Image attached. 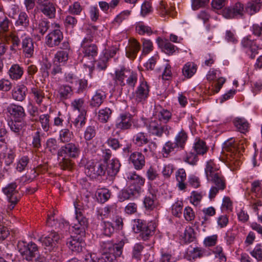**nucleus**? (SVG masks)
<instances>
[{"label": "nucleus", "instance_id": "39448f33", "mask_svg": "<svg viewBox=\"0 0 262 262\" xmlns=\"http://www.w3.org/2000/svg\"><path fill=\"white\" fill-rule=\"evenodd\" d=\"M17 247L23 258L28 261H32L39 255L38 246L32 242L19 241Z\"/></svg>", "mask_w": 262, "mask_h": 262}, {"label": "nucleus", "instance_id": "6e6552de", "mask_svg": "<svg viewBox=\"0 0 262 262\" xmlns=\"http://www.w3.org/2000/svg\"><path fill=\"white\" fill-rule=\"evenodd\" d=\"M240 44L242 49L250 58H255L256 55L258 54L259 47L256 40L252 39L250 35L244 37Z\"/></svg>", "mask_w": 262, "mask_h": 262}, {"label": "nucleus", "instance_id": "13d9d810", "mask_svg": "<svg viewBox=\"0 0 262 262\" xmlns=\"http://www.w3.org/2000/svg\"><path fill=\"white\" fill-rule=\"evenodd\" d=\"M144 248V246L141 243L136 244L132 250V258L138 261L140 260L142 256V252Z\"/></svg>", "mask_w": 262, "mask_h": 262}, {"label": "nucleus", "instance_id": "603ef678", "mask_svg": "<svg viewBox=\"0 0 262 262\" xmlns=\"http://www.w3.org/2000/svg\"><path fill=\"white\" fill-rule=\"evenodd\" d=\"M59 138L61 142L69 143L74 138V134L69 129L63 128L60 130Z\"/></svg>", "mask_w": 262, "mask_h": 262}, {"label": "nucleus", "instance_id": "de8ad7c7", "mask_svg": "<svg viewBox=\"0 0 262 262\" xmlns=\"http://www.w3.org/2000/svg\"><path fill=\"white\" fill-rule=\"evenodd\" d=\"M5 221L6 220L0 215V241H4L10 234V231Z\"/></svg>", "mask_w": 262, "mask_h": 262}, {"label": "nucleus", "instance_id": "2eb2a0df", "mask_svg": "<svg viewBox=\"0 0 262 262\" xmlns=\"http://www.w3.org/2000/svg\"><path fill=\"white\" fill-rule=\"evenodd\" d=\"M156 42L162 51L169 56L173 55L176 52H179V49L168 40H163L159 37L157 38Z\"/></svg>", "mask_w": 262, "mask_h": 262}, {"label": "nucleus", "instance_id": "393cba45", "mask_svg": "<svg viewBox=\"0 0 262 262\" xmlns=\"http://www.w3.org/2000/svg\"><path fill=\"white\" fill-rule=\"evenodd\" d=\"M106 93L101 89L96 90L90 101V106L98 108L106 99Z\"/></svg>", "mask_w": 262, "mask_h": 262}, {"label": "nucleus", "instance_id": "49530a36", "mask_svg": "<svg viewBox=\"0 0 262 262\" xmlns=\"http://www.w3.org/2000/svg\"><path fill=\"white\" fill-rule=\"evenodd\" d=\"M59 147V144L56 139L51 138L47 140L46 148L52 155H55L56 153L57 154Z\"/></svg>", "mask_w": 262, "mask_h": 262}, {"label": "nucleus", "instance_id": "1a4fd4ad", "mask_svg": "<svg viewBox=\"0 0 262 262\" xmlns=\"http://www.w3.org/2000/svg\"><path fill=\"white\" fill-rule=\"evenodd\" d=\"M93 37L88 35L84 37L80 45V51L84 57L92 59L98 54V47L93 43Z\"/></svg>", "mask_w": 262, "mask_h": 262}, {"label": "nucleus", "instance_id": "5fc2aeb1", "mask_svg": "<svg viewBox=\"0 0 262 262\" xmlns=\"http://www.w3.org/2000/svg\"><path fill=\"white\" fill-rule=\"evenodd\" d=\"M142 55L145 56L150 53L154 49L152 42L148 39L142 38Z\"/></svg>", "mask_w": 262, "mask_h": 262}, {"label": "nucleus", "instance_id": "4be33fe9", "mask_svg": "<svg viewBox=\"0 0 262 262\" xmlns=\"http://www.w3.org/2000/svg\"><path fill=\"white\" fill-rule=\"evenodd\" d=\"M21 47L23 54L26 58H31L33 56L34 51L33 41L27 34L22 39Z\"/></svg>", "mask_w": 262, "mask_h": 262}, {"label": "nucleus", "instance_id": "bf43d9fd", "mask_svg": "<svg viewBox=\"0 0 262 262\" xmlns=\"http://www.w3.org/2000/svg\"><path fill=\"white\" fill-rule=\"evenodd\" d=\"M26 125V123L22 121L14 120V121H11L9 123V126L11 130L17 134H19L20 132Z\"/></svg>", "mask_w": 262, "mask_h": 262}, {"label": "nucleus", "instance_id": "f8f14e48", "mask_svg": "<svg viewBox=\"0 0 262 262\" xmlns=\"http://www.w3.org/2000/svg\"><path fill=\"white\" fill-rule=\"evenodd\" d=\"M149 86L145 80L140 82L139 85L133 93V99L137 103H143L149 97Z\"/></svg>", "mask_w": 262, "mask_h": 262}, {"label": "nucleus", "instance_id": "473e14b6", "mask_svg": "<svg viewBox=\"0 0 262 262\" xmlns=\"http://www.w3.org/2000/svg\"><path fill=\"white\" fill-rule=\"evenodd\" d=\"M135 31L140 35L150 36L154 33L153 29L142 21L136 23Z\"/></svg>", "mask_w": 262, "mask_h": 262}, {"label": "nucleus", "instance_id": "864d4df0", "mask_svg": "<svg viewBox=\"0 0 262 262\" xmlns=\"http://www.w3.org/2000/svg\"><path fill=\"white\" fill-rule=\"evenodd\" d=\"M69 53L67 50L58 51L55 54L53 61L63 65L68 59Z\"/></svg>", "mask_w": 262, "mask_h": 262}, {"label": "nucleus", "instance_id": "f704fd0d", "mask_svg": "<svg viewBox=\"0 0 262 262\" xmlns=\"http://www.w3.org/2000/svg\"><path fill=\"white\" fill-rule=\"evenodd\" d=\"M133 142L137 147H142L150 142L147 134L144 132H139L135 134L133 136Z\"/></svg>", "mask_w": 262, "mask_h": 262}, {"label": "nucleus", "instance_id": "f3484780", "mask_svg": "<svg viewBox=\"0 0 262 262\" xmlns=\"http://www.w3.org/2000/svg\"><path fill=\"white\" fill-rule=\"evenodd\" d=\"M140 49V43L136 39L130 38L125 48L126 55L129 59H134Z\"/></svg>", "mask_w": 262, "mask_h": 262}, {"label": "nucleus", "instance_id": "cd10ccee", "mask_svg": "<svg viewBox=\"0 0 262 262\" xmlns=\"http://www.w3.org/2000/svg\"><path fill=\"white\" fill-rule=\"evenodd\" d=\"M27 88L24 85H18L12 90V98L17 101H23L26 98Z\"/></svg>", "mask_w": 262, "mask_h": 262}, {"label": "nucleus", "instance_id": "e2e57ef3", "mask_svg": "<svg viewBox=\"0 0 262 262\" xmlns=\"http://www.w3.org/2000/svg\"><path fill=\"white\" fill-rule=\"evenodd\" d=\"M78 20L72 15H68L63 19V24L67 29H73L77 24Z\"/></svg>", "mask_w": 262, "mask_h": 262}, {"label": "nucleus", "instance_id": "dca6fc26", "mask_svg": "<svg viewBox=\"0 0 262 262\" xmlns=\"http://www.w3.org/2000/svg\"><path fill=\"white\" fill-rule=\"evenodd\" d=\"M7 111L14 120L23 121L26 116L24 107L14 103L9 105L7 107Z\"/></svg>", "mask_w": 262, "mask_h": 262}, {"label": "nucleus", "instance_id": "09e8293b", "mask_svg": "<svg viewBox=\"0 0 262 262\" xmlns=\"http://www.w3.org/2000/svg\"><path fill=\"white\" fill-rule=\"evenodd\" d=\"M71 105L74 111L77 110L81 114H86L83 98H80L74 99L72 101Z\"/></svg>", "mask_w": 262, "mask_h": 262}, {"label": "nucleus", "instance_id": "4c0bfd02", "mask_svg": "<svg viewBox=\"0 0 262 262\" xmlns=\"http://www.w3.org/2000/svg\"><path fill=\"white\" fill-rule=\"evenodd\" d=\"M197 69V65L195 63L193 62H187L183 67V75L187 78H190L195 74Z\"/></svg>", "mask_w": 262, "mask_h": 262}, {"label": "nucleus", "instance_id": "4d7b16f0", "mask_svg": "<svg viewBox=\"0 0 262 262\" xmlns=\"http://www.w3.org/2000/svg\"><path fill=\"white\" fill-rule=\"evenodd\" d=\"M260 6L261 5L259 4L252 2V0H251L250 2L247 3L245 7V10L248 13L252 15L259 11Z\"/></svg>", "mask_w": 262, "mask_h": 262}, {"label": "nucleus", "instance_id": "c03bdc74", "mask_svg": "<svg viewBox=\"0 0 262 262\" xmlns=\"http://www.w3.org/2000/svg\"><path fill=\"white\" fill-rule=\"evenodd\" d=\"M49 22L48 21L41 20L39 21L38 26L34 29V32L39 34L37 35L38 40H41L44 34L49 29Z\"/></svg>", "mask_w": 262, "mask_h": 262}, {"label": "nucleus", "instance_id": "ddd939ff", "mask_svg": "<svg viewBox=\"0 0 262 262\" xmlns=\"http://www.w3.org/2000/svg\"><path fill=\"white\" fill-rule=\"evenodd\" d=\"M54 25L55 29L46 36V44L50 48L58 46L63 38L59 25L55 23Z\"/></svg>", "mask_w": 262, "mask_h": 262}, {"label": "nucleus", "instance_id": "338daca9", "mask_svg": "<svg viewBox=\"0 0 262 262\" xmlns=\"http://www.w3.org/2000/svg\"><path fill=\"white\" fill-rule=\"evenodd\" d=\"M50 118L48 114H42L39 117V121L41 124L42 128L45 132H48L50 129Z\"/></svg>", "mask_w": 262, "mask_h": 262}, {"label": "nucleus", "instance_id": "0e129e2a", "mask_svg": "<svg viewBox=\"0 0 262 262\" xmlns=\"http://www.w3.org/2000/svg\"><path fill=\"white\" fill-rule=\"evenodd\" d=\"M250 255L257 261H262V244H257L253 249L250 252Z\"/></svg>", "mask_w": 262, "mask_h": 262}, {"label": "nucleus", "instance_id": "7c9ffc66", "mask_svg": "<svg viewBox=\"0 0 262 262\" xmlns=\"http://www.w3.org/2000/svg\"><path fill=\"white\" fill-rule=\"evenodd\" d=\"M126 179L133 185L142 187L144 186L145 180L144 178L138 174L135 171H129L126 173Z\"/></svg>", "mask_w": 262, "mask_h": 262}, {"label": "nucleus", "instance_id": "6e6d98bb", "mask_svg": "<svg viewBox=\"0 0 262 262\" xmlns=\"http://www.w3.org/2000/svg\"><path fill=\"white\" fill-rule=\"evenodd\" d=\"M178 147V146L174 142L171 141H168L165 143L162 149V153L164 157H168L171 152L174 151V149Z\"/></svg>", "mask_w": 262, "mask_h": 262}, {"label": "nucleus", "instance_id": "69168bd1", "mask_svg": "<svg viewBox=\"0 0 262 262\" xmlns=\"http://www.w3.org/2000/svg\"><path fill=\"white\" fill-rule=\"evenodd\" d=\"M212 253L214 254L215 257L218 258L220 262H225L227 260L226 256L223 251L222 247L217 246L212 250Z\"/></svg>", "mask_w": 262, "mask_h": 262}, {"label": "nucleus", "instance_id": "680f3d73", "mask_svg": "<svg viewBox=\"0 0 262 262\" xmlns=\"http://www.w3.org/2000/svg\"><path fill=\"white\" fill-rule=\"evenodd\" d=\"M183 203L182 201L175 202L171 206V213L177 217H181L182 214Z\"/></svg>", "mask_w": 262, "mask_h": 262}, {"label": "nucleus", "instance_id": "bb28decb", "mask_svg": "<svg viewBox=\"0 0 262 262\" xmlns=\"http://www.w3.org/2000/svg\"><path fill=\"white\" fill-rule=\"evenodd\" d=\"M25 36H26V32L16 30V33L11 32L6 34L4 38L7 42L9 41H11L12 46L11 48H12V47H18L20 42L19 38H20L22 39Z\"/></svg>", "mask_w": 262, "mask_h": 262}, {"label": "nucleus", "instance_id": "a18cd8bd", "mask_svg": "<svg viewBox=\"0 0 262 262\" xmlns=\"http://www.w3.org/2000/svg\"><path fill=\"white\" fill-rule=\"evenodd\" d=\"M131 14V11L126 10L122 11L116 16L112 22L113 26H119L123 20L127 19Z\"/></svg>", "mask_w": 262, "mask_h": 262}, {"label": "nucleus", "instance_id": "a19ab883", "mask_svg": "<svg viewBox=\"0 0 262 262\" xmlns=\"http://www.w3.org/2000/svg\"><path fill=\"white\" fill-rule=\"evenodd\" d=\"M188 138L187 133L183 129H182L176 136L174 143L178 147L183 149L185 147Z\"/></svg>", "mask_w": 262, "mask_h": 262}, {"label": "nucleus", "instance_id": "9b49d317", "mask_svg": "<svg viewBox=\"0 0 262 262\" xmlns=\"http://www.w3.org/2000/svg\"><path fill=\"white\" fill-rule=\"evenodd\" d=\"M144 123L150 135L158 137H161L163 136L165 126L156 118L151 117L146 119Z\"/></svg>", "mask_w": 262, "mask_h": 262}, {"label": "nucleus", "instance_id": "c85d7f7f", "mask_svg": "<svg viewBox=\"0 0 262 262\" xmlns=\"http://www.w3.org/2000/svg\"><path fill=\"white\" fill-rule=\"evenodd\" d=\"M39 8L42 14L48 18L52 19L55 17L56 9L54 3L49 2Z\"/></svg>", "mask_w": 262, "mask_h": 262}, {"label": "nucleus", "instance_id": "052dcab7", "mask_svg": "<svg viewBox=\"0 0 262 262\" xmlns=\"http://www.w3.org/2000/svg\"><path fill=\"white\" fill-rule=\"evenodd\" d=\"M111 192L106 188H101L97 192V198L101 203L106 202L110 198Z\"/></svg>", "mask_w": 262, "mask_h": 262}, {"label": "nucleus", "instance_id": "0eeeda50", "mask_svg": "<svg viewBox=\"0 0 262 262\" xmlns=\"http://www.w3.org/2000/svg\"><path fill=\"white\" fill-rule=\"evenodd\" d=\"M17 187V185L16 183L13 182L8 184L2 189L3 192L6 195L9 202L10 203V205L8 206V209L10 210H12L14 208L21 198Z\"/></svg>", "mask_w": 262, "mask_h": 262}, {"label": "nucleus", "instance_id": "72a5a7b5", "mask_svg": "<svg viewBox=\"0 0 262 262\" xmlns=\"http://www.w3.org/2000/svg\"><path fill=\"white\" fill-rule=\"evenodd\" d=\"M30 94L35 103L39 105L42 103L45 98L43 90L36 86H34L31 88Z\"/></svg>", "mask_w": 262, "mask_h": 262}, {"label": "nucleus", "instance_id": "3c124183", "mask_svg": "<svg viewBox=\"0 0 262 262\" xmlns=\"http://www.w3.org/2000/svg\"><path fill=\"white\" fill-rule=\"evenodd\" d=\"M112 113V110L108 107L101 109L98 113V119L100 122L106 123L111 118Z\"/></svg>", "mask_w": 262, "mask_h": 262}, {"label": "nucleus", "instance_id": "412c9836", "mask_svg": "<svg viewBox=\"0 0 262 262\" xmlns=\"http://www.w3.org/2000/svg\"><path fill=\"white\" fill-rule=\"evenodd\" d=\"M157 11L161 17L168 16L174 17L176 14L174 7L171 4L167 5L163 1H160L157 7Z\"/></svg>", "mask_w": 262, "mask_h": 262}, {"label": "nucleus", "instance_id": "79ce46f5", "mask_svg": "<svg viewBox=\"0 0 262 262\" xmlns=\"http://www.w3.org/2000/svg\"><path fill=\"white\" fill-rule=\"evenodd\" d=\"M143 204L146 210H153L156 208L158 204L156 195L153 193H150L149 195L145 196L144 199Z\"/></svg>", "mask_w": 262, "mask_h": 262}, {"label": "nucleus", "instance_id": "423d86ee", "mask_svg": "<svg viewBox=\"0 0 262 262\" xmlns=\"http://www.w3.org/2000/svg\"><path fill=\"white\" fill-rule=\"evenodd\" d=\"M106 165L104 162L92 161L85 166V173L92 179H96L104 176L106 172Z\"/></svg>", "mask_w": 262, "mask_h": 262}, {"label": "nucleus", "instance_id": "4468645a", "mask_svg": "<svg viewBox=\"0 0 262 262\" xmlns=\"http://www.w3.org/2000/svg\"><path fill=\"white\" fill-rule=\"evenodd\" d=\"M80 153L79 145L74 143H68L58 150L57 152L58 158L62 157L66 155L72 158H77Z\"/></svg>", "mask_w": 262, "mask_h": 262}, {"label": "nucleus", "instance_id": "ea45409f", "mask_svg": "<svg viewBox=\"0 0 262 262\" xmlns=\"http://www.w3.org/2000/svg\"><path fill=\"white\" fill-rule=\"evenodd\" d=\"M171 113L166 109H162L159 111L156 112L152 117L156 118L159 122L166 123L171 118Z\"/></svg>", "mask_w": 262, "mask_h": 262}, {"label": "nucleus", "instance_id": "a878e982", "mask_svg": "<svg viewBox=\"0 0 262 262\" xmlns=\"http://www.w3.org/2000/svg\"><path fill=\"white\" fill-rule=\"evenodd\" d=\"M128 73L129 70L124 68L116 70L113 77L115 85L121 87L125 86L126 84L125 79L128 76Z\"/></svg>", "mask_w": 262, "mask_h": 262}, {"label": "nucleus", "instance_id": "5701e85b", "mask_svg": "<svg viewBox=\"0 0 262 262\" xmlns=\"http://www.w3.org/2000/svg\"><path fill=\"white\" fill-rule=\"evenodd\" d=\"M232 123L236 130L242 134H246L249 131L250 124L244 117H235L233 119Z\"/></svg>", "mask_w": 262, "mask_h": 262}, {"label": "nucleus", "instance_id": "8fccbe9b", "mask_svg": "<svg viewBox=\"0 0 262 262\" xmlns=\"http://www.w3.org/2000/svg\"><path fill=\"white\" fill-rule=\"evenodd\" d=\"M251 192L257 198H262V182L255 180L252 182L251 187Z\"/></svg>", "mask_w": 262, "mask_h": 262}, {"label": "nucleus", "instance_id": "20e7f679", "mask_svg": "<svg viewBox=\"0 0 262 262\" xmlns=\"http://www.w3.org/2000/svg\"><path fill=\"white\" fill-rule=\"evenodd\" d=\"M156 227L154 223H146L140 219L134 220L133 229L135 233H140V236L143 241H147L154 234Z\"/></svg>", "mask_w": 262, "mask_h": 262}, {"label": "nucleus", "instance_id": "f03ea898", "mask_svg": "<svg viewBox=\"0 0 262 262\" xmlns=\"http://www.w3.org/2000/svg\"><path fill=\"white\" fill-rule=\"evenodd\" d=\"M75 208V219L77 223H74L73 226V231L77 236H71L67 242V244L72 251L80 252L84 245L82 237L85 235V229L88 226V221L80 209Z\"/></svg>", "mask_w": 262, "mask_h": 262}, {"label": "nucleus", "instance_id": "b1692460", "mask_svg": "<svg viewBox=\"0 0 262 262\" xmlns=\"http://www.w3.org/2000/svg\"><path fill=\"white\" fill-rule=\"evenodd\" d=\"M14 25L17 30L24 32L30 25V19L28 14L25 12H20Z\"/></svg>", "mask_w": 262, "mask_h": 262}, {"label": "nucleus", "instance_id": "c9c22d12", "mask_svg": "<svg viewBox=\"0 0 262 262\" xmlns=\"http://www.w3.org/2000/svg\"><path fill=\"white\" fill-rule=\"evenodd\" d=\"M176 180L178 182L177 187L180 190H185L186 188V173L183 168L179 169L176 172Z\"/></svg>", "mask_w": 262, "mask_h": 262}, {"label": "nucleus", "instance_id": "774afa93", "mask_svg": "<svg viewBox=\"0 0 262 262\" xmlns=\"http://www.w3.org/2000/svg\"><path fill=\"white\" fill-rule=\"evenodd\" d=\"M83 10L82 6L78 2H74L69 6L68 12L71 15H79Z\"/></svg>", "mask_w": 262, "mask_h": 262}, {"label": "nucleus", "instance_id": "e433bc0d", "mask_svg": "<svg viewBox=\"0 0 262 262\" xmlns=\"http://www.w3.org/2000/svg\"><path fill=\"white\" fill-rule=\"evenodd\" d=\"M193 148L194 152L198 155L203 156L209 150V147L206 142L200 139H196L193 144Z\"/></svg>", "mask_w": 262, "mask_h": 262}, {"label": "nucleus", "instance_id": "c756f323", "mask_svg": "<svg viewBox=\"0 0 262 262\" xmlns=\"http://www.w3.org/2000/svg\"><path fill=\"white\" fill-rule=\"evenodd\" d=\"M10 78L17 81L21 78L24 74V69L17 63L13 64L8 71Z\"/></svg>", "mask_w": 262, "mask_h": 262}, {"label": "nucleus", "instance_id": "a211bd4d", "mask_svg": "<svg viewBox=\"0 0 262 262\" xmlns=\"http://www.w3.org/2000/svg\"><path fill=\"white\" fill-rule=\"evenodd\" d=\"M244 5L240 2H237L232 6L223 10V15L227 18H231L237 16H242L244 12Z\"/></svg>", "mask_w": 262, "mask_h": 262}, {"label": "nucleus", "instance_id": "6ab92c4d", "mask_svg": "<svg viewBox=\"0 0 262 262\" xmlns=\"http://www.w3.org/2000/svg\"><path fill=\"white\" fill-rule=\"evenodd\" d=\"M129 161L137 170L142 169L145 165V159L141 152L134 151L129 158Z\"/></svg>", "mask_w": 262, "mask_h": 262}, {"label": "nucleus", "instance_id": "f257e3e1", "mask_svg": "<svg viewBox=\"0 0 262 262\" xmlns=\"http://www.w3.org/2000/svg\"><path fill=\"white\" fill-rule=\"evenodd\" d=\"M205 172L208 181L213 184L208 195L209 198L212 200L220 191L226 188V179L220 167L211 160L207 162Z\"/></svg>", "mask_w": 262, "mask_h": 262}, {"label": "nucleus", "instance_id": "aec40b11", "mask_svg": "<svg viewBox=\"0 0 262 262\" xmlns=\"http://www.w3.org/2000/svg\"><path fill=\"white\" fill-rule=\"evenodd\" d=\"M132 116L129 113H124L120 115L117 118L115 127L120 130L129 129L132 125Z\"/></svg>", "mask_w": 262, "mask_h": 262}, {"label": "nucleus", "instance_id": "58836bf2", "mask_svg": "<svg viewBox=\"0 0 262 262\" xmlns=\"http://www.w3.org/2000/svg\"><path fill=\"white\" fill-rule=\"evenodd\" d=\"M120 165V163L118 160L113 159L110 163L106 164V172H107L108 176L111 177H114L119 172Z\"/></svg>", "mask_w": 262, "mask_h": 262}, {"label": "nucleus", "instance_id": "7ed1b4c3", "mask_svg": "<svg viewBox=\"0 0 262 262\" xmlns=\"http://www.w3.org/2000/svg\"><path fill=\"white\" fill-rule=\"evenodd\" d=\"M244 149L242 145H239L234 138H230L225 141L223 147V157L226 164L233 171L240 166L241 152Z\"/></svg>", "mask_w": 262, "mask_h": 262}, {"label": "nucleus", "instance_id": "2f4dec72", "mask_svg": "<svg viewBox=\"0 0 262 262\" xmlns=\"http://www.w3.org/2000/svg\"><path fill=\"white\" fill-rule=\"evenodd\" d=\"M60 239L59 235L53 231L44 238H41L42 244L47 247H54Z\"/></svg>", "mask_w": 262, "mask_h": 262}, {"label": "nucleus", "instance_id": "37998d69", "mask_svg": "<svg viewBox=\"0 0 262 262\" xmlns=\"http://www.w3.org/2000/svg\"><path fill=\"white\" fill-rule=\"evenodd\" d=\"M58 92L60 99L65 100L71 97L73 95V89L71 86L62 84L59 86Z\"/></svg>", "mask_w": 262, "mask_h": 262}, {"label": "nucleus", "instance_id": "9d476101", "mask_svg": "<svg viewBox=\"0 0 262 262\" xmlns=\"http://www.w3.org/2000/svg\"><path fill=\"white\" fill-rule=\"evenodd\" d=\"M124 244L125 241L123 239L120 241L116 244H113L110 241H107L102 243L101 247L104 250V254L114 255L116 260L117 257H119L122 255Z\"/></svg>", "mask_w": 262, "mask_h": 262}]
</instances>
